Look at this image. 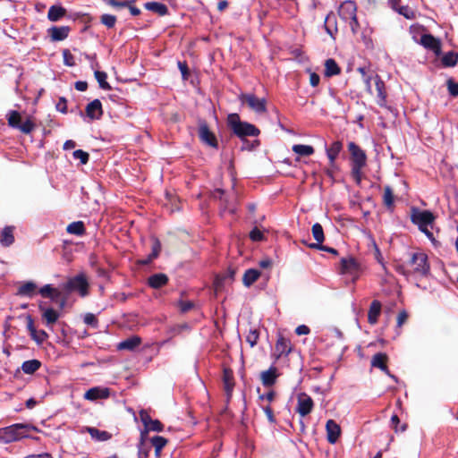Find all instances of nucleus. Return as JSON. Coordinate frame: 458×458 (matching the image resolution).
I'll list each match as a JSON object with an SVG mask.
<instances>
[{"instance_id":"obj_1","label":"nucleus","mask_w":458,"mask_h":458,"mask_svg":"<svg viewBox=\"0 0 458 458\" xmlns=\"http://www.w3.org/2000/svg\"><path fill=\"white\" fill-rule=\"evenodd\" d=\"M396 270L405 276L415 275L420 277H428L430 275L428 255L424 252H413L410 255L406 266L400 265Z\"/></svg>"},{"instance_id":"obj_2","label":"nucleus","mask_w":458,"mask_h":458,"mask_svg":"<svg viewBox=\"0 0 458 458\" xmlns=\"http://www.w3.org/2000/svg\"><path fill=\"white\" fill-rule=\"evenodd\" d=\"M411 221L417 225L433 243L436 242L433 233L429 230L432 228L436 220V216L430 210H421L419 208L412 207L410 215Z\"/></svg>"},{"instance_id":"obj_3","label":"nucleus","mask_w":458,"mask_h":458,"mask_svg":"<svg viewBox=\"0 0 458 458\" xmlns=\"http://www.w3.org/2000/svg\"><path fill=\"white\" fill-rule=\"evenodd\" d=\"M31 431H38V428L28 423H15L0 428V442L9 444L20 441L30 437Z\"/></svg>"},{"instance_id":"obj_4","label":"nucleus","mask_w":458,"mask_h":458,"mask_svg":"<svg viewBox=\"0 0 458 458\" xmlns=\"http://www.w3.org/2000/svg\"><path fill=\"white\" fill-rule=\"evenodd\" d=\"M348 150L352 161L351 174L355 182L360 185L363 175L362 169L367 164V155L359 145L352 141L348 143Z\"/></svg>"},{"instance_id":"obj_5","label":"nucleus","mask_w":458,"mask_h":458,"mask_svg":"<svg viewBox=\"0 0 458 458\" xmlns=\"http://www.w3.org/2000/svg\"><path fill=\"white\" fill-rule=\"evenodd\" d=\"M228 126L231 128L233 132L240 139L245 137H256L259 136L260 131L255 125L247 122H242L240 119L238 114H231L227 118Z\"/></svg>"},{"instance_id":"obj_6","label":"nucleus","mask_w":458,"mask_h":458,"mask_svg":"<svg viewBox=\"0 0 458 458\" xmlns=\"http://www.w3.org/2000/svg\"><path fill=\"white\" fill-rule=\"evenodd\" d=\"M364 270L365 266L363 263L352 256L342 258L340 260L339 273L352 276L353 283L360 278Z\"/></svg>"},{"instance_id":"obj_7","label":"nucleus","mask_w":458,"mask_h":458,"mask_svg":"<svg viewBox=\"0 0 458 458\" xmlns=\"http://www.w3.org/2000/svg\"><path fill=\"white\" fill-rule=\"evenodd\" d=\"M89 282L87 276L84 274H79L73 277L68 279V281L63 284L62 289L68 295L72 292H77L81 297H85L89 294Z\"/></svg>"},{"instance_id":"obj_8","label":"nucleus","mask_w":458,"mask_h":458,"mask_svg":"<svg viewBox=\"0 0 458 458\" xmlns=\"http://www.w3.org/2000/svg\"><path fill=\"white\" fill-rule=\"evenodd\" d=\"M6 118L10 127L17 129L24 134H30L36 128V124L31 117H28L24 122H22L21 114L16 110L9 111Z\"/></svg>"},{"instance_id":"obj_9","label":"nucleus","mask_w":458,"mask_h":458,"mask_svg":"<svg viewBox=\"0 0 458 458\" xmlns=\"http://www.w3.org/2000/svg\"><path fill=\"white\" fill-rule=\"evenodd\" d=\"M240 100L248 105V106L257 114H264L267 112V100L259 98L254 94H242Z\"/></svg>"},{"instance_id":"obj_10","label":"nucleus","mask_w":458,"mask_h":458,"mask_svg":"<svg viewBox=\"0 0 458 458\" xmlns=\"http://www.w3.org/2000/svg\"><path fill=\"white\" fill-rule=\"evenodd\" d=\"M199 138L203 143L215 148H218L216 135L210 131L207 122L204 120L199 122Z\"/></svg>"},{"instance_id":"obj_11","label":"nucleus","mask_w":458,"mask_h":458,"mask_svg":"<svg viewBox=\"0 0 458 458\" xmlns=\"http://www.w3.org/2000/svg\"><path fill=\"white\" fill-rule=\"evenodd\" d=\"M222 381L224 385V390L226 394L227 401L232 398L233 388L235 386L233 371L229 367L223 368Z\"/></svg>"},{"instance_id":"obj_12","label":"nucleus","mask_w":458,"mask_h":458,"mask_svg":"<svg viewBox=\"0 0 458 458\" xmlns=\"http://www.w3.org/2000/svg\"><path fill=\"white\" fill-rule=\"evenodd\" d=\"M388 356L385 352H377L371 358L370 364L374 368H377L389 376L394 380H397L396 377L392 375L387 367Z\"/></svg>"},{"instance_id":"obj_13","label":"nucleus","mask_w":458,"mask_h":458,"mask_svg":"<svg viewBox=\"0 0 458 458\" xmlns=\"http://www.w3.org/2000/svg\"><path fill=\"white\" fill-rule=\"evenodd\" d=\"M297 401L298 402H297L296 411L301 417H305L312 411L313 407H314V403H313L312 398L310 395H308L304 393L300 394L298 395Z\"/></svg>"},{"instance_id":"obj_14","label":"nucleus","mask_w":458,"mask_h":458,"mask_svg":"<svg viewBox=\"0 0 458 458\" xmlns=\"http://www.w3.org/2000/svg\"><path fill=\"white\" fill-rule=\"evenodd\" d=\"M293 346L290 339L279 335L275 345V359L277 360L282 356H286L292 352Z\"/></svg>"},{"instance_id":"obj_15","label":"nucleus","mask_w":458,"mask_h":458,"mask_svg":"<svg viewBox=\"0 0 458 458\" xmlns=\"http://www.w3.org/2000/svg\"><path fill=\"white\" fill-rule=\"evenodd\" d=\"M420 44L431 50L437 56L441 54V41L431 34H423L420 37Z\"/></svg>"},{"instance_id":"obj_16","label":"nucleus","mask_w":458,"mask_h":458,"mask_svg":"<svg viewBox=\"0 0 458 458\" xmlns=\"http://www.w3.org/2000/svg\"><path fill=\"white\" fill-rule=\"evenodd\" d=\"M110 394L111 390L108 387L95 386L86 391L84 398L89 401L107 399L110 396Z\"/></svg>"},{"instance_id":"obj_17","label":"nucleus","mask_w":458,"mask_h":458,"mask_svg":"<svg viewBox=\"0 0 458 458\" xmlns=\"http://www.w3.org/2000/svg\"><path fill=\"white\" fill-rule=\"evenodd\" d=\"M373 82L377 91V103L379 106H385L386 103V91L385 82L377 74L373 75Z\"/></svg>"},{"instance_id":"obj_18","label":"nucleus","mask_w":458,"mask_h":458,"mask_svg":"<svg viewBox=\"0 0 458 458\" xmlns=\"http://www.w3.org/2000/svg\"><path fill=\"white\" fill-rule=\"evenodd\" d=\"M356 12L357 6L356 4L352 1L344 2L338 9V14L340 18L345 21H348V20L351 18H354V16H356Z\"/></svg>"},{"instance_id":"obj_19","label":"nucleus","mask_w":458,"mask_h":458,"mask_svg":"<svg viewBox=\"0 0 458 458\" xmlns=\"http://www.w3.org/2000/svg\"><path fill=\"white\" fill-rule=\"evenodd\" d=\"M278 377L277 368L271 366L268 369L260 373V381L265 387H271L276 384Z\"/></svg>"},{"instance_id":"obj_20","label":"nucleus","mask_w":458,"mask_h":458,"mask_svg":"<svg viewBox=\"0 0 458 458\" xmlns=\"http://www.w3.org/2000/svg\"><path fill=\"white\" fill-rule=\"evenodd\" d=\"M86 115L91 120H99L103 115L102 104L99 99H94L85 108Z\"/></svg>"},{"instance_id":"obj_21","label":"nucleus","mask_w":458,"mask_h":458,"mask_svg":"<svg viewBox=\"0 0 458 458\" xmlns=\"http://www.w3.org/2000/svg\"><path fill=\"white\" fill-rule=\"evenodd\" d=\"M327 439L330 444H335L341 435L340 426L334 420H328L326 423Z\"/></svg>"},{"instance_id":"obj_22","label":"nucleus","mask_w":458,"mask_h":458,"mask_svg":"<svg viewBox=\"0 0 458 458\" xmlns=\"http://www.w3.org/2000/svg\"><path fill=\"white\" fill-rule=\"evenodd\" d=\"M71 29L69 26L51 27L47 30L48 36L52 41H62L67 38Z\"/></svg>"},{"instance_id":"obj_23","label":"nucleus","mask_w":458,"mask_h":458,"mask_svg":"<svg viewBox=\"0 0 458 458\" xmlns=\"http://www.w3.org/2000/svg\"><path fill=\"white\" fill-rule=\"evenodd\" d=\"M343 149V143L340 140L334 141L330 147L326 148L327 158L331 167H335V160Z\"/></svg>"},{"instance_id":"obj_24","label":"nucleus","mask_w":458,"mask_h":458,"mask_svg":"<svg viewBox=\"0 0 458 458\" xmlns=\"http://www.w3.org/2000/svg\"><path fill=\"white\" fill-rule=\"evenodd\" d=\"M169 282L168 276L164 273H157L148 278V285L153 289H160Z\"/></svg>"},{"instance_id":"obj_25","label":"nucleus","mask_w":458,"mask_h":458,"mask_svg":"<svg viewBox=\"0 0 458 458\" xmlns=\"http://www.w3.org/2000/svg\"><path fill=\"white\" fill-rule=\"evenodd\" d=\"M381 302L377 300H374L370 303L369 310L368 312V322L370 325H375L377 322L378 317L380 316L381 313Z\"/></svg>"},{"instance_id":"obj_26","label":"nucleus","mask_w":458,"mask_h":458,"mask_svg":"<svg viewBox=\"0 0 458 458\" xmlns=\"http://www.w3.org/2000/svg\"><path fill=\"white\" fill-rule=\"evenodd\" d=\"M14 226L7 225L4 227L0 234V243L4 247H9L14 242Z\"/></svg>"},{"instance_id":"obj_27","label":"nucleus","mask_w":458,"mask_h":458,"mask_svg":"<svg viewBox=\"0 0 458 458\" xmlns=\"http://www.w3.org/2000/svg\"><path fill=\"white\" fill-rule=\"evenodd\" d=\"M42 311V318L46 320L47 325L55 324L59 318V313L52 308H45L42 303L38 306Z\"/></svg>"},{"instance_id":"obj_28","label":"nucleus","mask_w":458,"mask_h":458,"mask_svg":"<svg viewBox=\"0 0 458 458\" xmlns=\"http://www.w3.org/2000/svg\"><path fill=\"white\" fill-rule=\"evenodd\" d=\"M144 8L159 16H165L169 13L168 7L165 4L159 2H148L144 4Z\"/></svg>"},{"instance_id":"obj_29","label":"nucleus","mask_w":458,"mask_h":458,"mask_svg":"<svg viewBox=\"0 0 458 458\" xmlns=\"http://www.w3.org/2000/svg\"><path fill=\"white\" fill-rule=\"evenodd\" d=\"M261 276L259 270L256 268H249L247 269L242 276V283L244 286L250 287Z\"/></svg>"},{"instance_id":"obj_30","label":"nucleus","mask_w":458,"mask_h":458,"mask_svg":"<svg viewBox=\"0 0 458 458\" xmlns=\"http://www.w3.org/2000/svg\"><path fill=\"white\" fill-rule=\"evenodd\" d=\"M38 293L42 297L49 298L52 301H57L62 294V292L59 289L52 287L51 284L44 285L39 289Z\"/></svg>"},{"instance_id":"obj_31","label":"nucleus","mask_w":458,"mask_h":458,"mask_svg":"<svg viewBox=\"0 0 458 458\" xmlns=\"http://www.w3.org/2000/svg\"><path fill=\"white\" fill-rule=\"evenodd\" d=\"M326 31L335 38V35L337 33V26H336V18L335 15L331 12L329 13L325 19L324 24Z\"/></svg>"},{"instance_id":"obj_32","label":"nucleus","mask_w":458,"mask_h":458,"mask_svg":"<svg viewBox=\"0 0 458 458\" xmlns=\"http://www.w3.org/2000/svg\"><path fill=\"white\" fill-rule=\"evenodd\" d=\"M66 14V9L61 5H52L47 12V18L51 21H57Z\"/></svg>"},{"instance_id":"obj_33","label":"nucleus","mask_w":458,"mask_h":458,"mask_svg":"<svg viewBox=\"0 0 458 458\" xmlns=\"http://www.w3.org/2000/svg\"><path fill=\"white\" fill-rule=\"evenodd\" d=\"M341 73V68L335 59L329 58L325 63V76L332 77Z\"/></svg>"},{"instance_id":"obj_34","label":"nucleus","mask_w":458,"mask_h":458,"mask_svg":"<svg viewBox=\"0 0 458 458\" xmlns=\"http://www.w3.org/2000/svg\"><path fill=\"white\" fill-rule=\"evenodd\" d=\"M140 344H141L140 337L135 335V336L127 338L124 341L119 343L118 349L132 351L135 348H137Z\"/></svg>"},{"instance_id":"obj_35","label":"nucleus","mask_w":458,"mask_h":458,"mask_svg":"<svg viewBox=\"0 0 458 458\" xmlns=\"http://www.w3.org/2000/svg\"><path fill=\"white\" fill-rule=\"evenodd\" d=\"M42 363L40 360L33 359L30 360H25L21 364V369L22 371L27 375H32L34 374L39 368L41 367Z\"/></svg>"},{"instance_id":"obj_36","label":"nucleus","mask_w":458,"mask_h":458,"mask_svg":"<svg viewBox=\"0 0 458 458\" xmlns=\"http://www.w3.org/2000/svg\"><path fill=\"white\" fill-rule=\"evenodd\" d=\"M66 232L70 234L82 236L86 233L85 225L82 221L72 222L67 225Z\"/></svg>"},{"instance_id":"obj_37","label":"nucleus","mask_w":458,"mask_h":458,"mask_svg":"<svg viewBox=\"0 0 458 458\" xmlns=\"http://www.w3.org/2000/svg\"><path fill=\"white\" fill-rule=\"evenodd\" d=\"M87 432L93 439L98 441H107L112 437V435L105 430H99L96 428H87Z\"/></svg>"},{"instance_id":"obj_38","label":"nucleus","mask_w":458,"mask_h":458,"mask_svg":"<svg viewBox=\"0 0 458 458\" xmlns=\"http://www.w3.org/2000/svg\"><path fill=\"white\" fill-rule=\"evenodd\" d=\"M444 67H454L458 63V53L449 51L445 53L441 59Z\"/></svg>"},{"instance_id":"obj_39","label":"nucleus","mask_w":458,"mask_h":458,"mask_svg":"<svg viewBox=\"0 0 458 458\" xmlns=\"http://www.w3.org/2000/svg\"><path fill=\"white\" fill-rule=\"evenodd\" d=\"M394 196L389 185L385 186L383 194V204L387 209H393L394 206Z\"/></svg>"},{"instance_id":"obj_40","label":"nucleus","mask_w":458,"mask_h":458,"mask_svg":"<svg viewBox=\"0 0 458 458\" xmlns=\"http://www.w3.org/2000/svg\"><path fill=\"white\" fill-rule=\"evenodd\" d=\"M293 151L301 157H310L314 154L315 149L312 146L295 144L292 148Z\"/></svg>"},{"instance_id":"obj_41","label":"nucleus","mask_w":458,"mask_h":458,"mask_svg":"<svg viewBox=\"0 0 458 458\" xmlns=\"http://www.w3.org/2000/svg\"><path fill=\"white\" fill-rule=\"evenodd\" d=\"M36 289L37 284L30 281L19 287L18 293L22 296L32 297L36 293Z\"/></svg>"},{"instance_id":"obj_42","label":"nucleus","mask_w":458,"mask_h":458,"mask_svg":"<svg viewBox=\"0 0 458 458\" xmlns=\"http://www.w3.org/2000/svg\"><path fill=\"white\" fill-rule=\"evenodd\" d=\"M313 238L316 240V243L321 244L325 240L324 230L319 223H316L311 228Z\"/></svg>"},{"instance_id":"obj_43","label":"nucleus","mask_w":458,"mask_h":458,"mask_svg":"<svg viewBox=\"0 0 458 458\" xmlns=\"http://www.w3.org/2000/svg\"><path fill=\"white\" fill-rule=\"evenodd\" d=\"M95 78L98 81L99 87L103 89H111L110 84L106 81L107 74L105 72L96 71L94 72Z\"/></svg>"},{"instance_id":"obj_44","label":"nucleus","mask_w":458,"mask_h":458,"mask_svg":"<svg viewBox=\"0 0 458 458\" xmlns=\"http://www.w3.org/2000/svg\"><path fill=\"white\" fill-rule=\"evenodd\" d=\"M235 275V269L233 267H229L226 273L223 276H217L215 280V284L216 287H219L225 281L230 280L233 281Z\"/></svg>"},{"instance_id":"obj_45","label":"nucleus","mask_w":458,"mask_h":458,"mask_svg":"<svg viewBox=\"0 0 458 458\" xmlns=\"http://www.w3.org/2000/svg\"><path fill=\"white\" fill-rule=\"evenodd\" d=\"M212 197L214 199H218L221 201V210L225 212L227 209V199L225 197V191L222 189H216L212 192Z\"/></svg>"},{"instance_id":"obj_46","label":"nucleus","mask_w":458,"mask_h":458,"mask_svg":"<svg viewBox=\"0 0 458 458\" xmlns=\"http://www.w3.org/2000/svg\"><path fill=\"white\" fill-rule=\"evenodd\" d=\"M116 21V16L113 14L105 13L100 17V22L107 29L114 28L115 26Z\"/></svg>"},{"instance_id":"obj_47","label":"nucleus","mask_w":458,"mask_h":458,"mask_svg":"<svg viewBox=\"0 0 458 458\" xmlns=\"http://www.w3.org/2000/svg\"><path fill=\"white\" fill-rule=\"evenodd\" d=\"M397 13L408 20H413L416 17L414 11L409 5H402L397 9Z\"/></svg>"},{"instance_id":"obj_48","label":"nucleus","mask_w":458,"mask_h":458,"mask_svg":"<svg viewBox=\"0 0 458 458\" xmlns=\"http://www.w3.org/2000/svg\"><path fill=\"white\" fill-rule=\"evenodd\" d=\"M259 338V332L258 329H250L246 335V341L250 344V347H254Z\"/></svg>"},{"instance_id":"obj_49","label":"nucleus","mask_w":458,"mask_h":458,"mask_svg":"<svg viewBox=\"0 0 458 458\" xmlns=\"http://www.w3.org/2000/svg\"><path fill=\"white\" fill-rule=\"evenodd\" d=\"M150 442H151L152 446H154L155 449H157V448L163 449L166 445L168 440L166 438H165L164 437L155 436L151 438Z\"/></svg>"},{"instance_id":"obj_50","label":"nucleus","mask_w":458,"mask_h":458,"mask_svg":"<svg viewBox=\"0 0 458 458\" xmlns=\"http://www.w3.org/2000/svg\"><path fill=\"white\" fill-rule=\"evenodd\" d=\"M400 424V419L399 417L396 415V414H394L392 417H391V427L396 432H403L406 430L407 428V424L404 423L401 426V428H399L398 426Z\"/></svg>"},{"instance_id":"obj_51","label":"nucleus","mask_w":458,"mask_h":458,"mask_svg":"<svg viewBox=\"0 0 458 458\" xmlns=\"http://www.w3.org/2000/svg\"><path fill=\"white\" fill-rule=\"evenodd\" d=\"M75 159H80L82 165H86L89 162V155L88 152L82 149H77L72 153Z\"/></svg>"},{"instance_id":"obj_52","label":"nucleus","mask_w":458,"mask_h":458,"mask_svg":"<svg viewBox=\"0 0 458 458\" xmlns=\"http://www.w3.org/2000/svg\"><path fill=\"white\" fill-rule=\"evenodd\" d=\"M307 246L309 248H310V249H318V250H324V251L332 253L334 255H337L338 254L337 250H335V249H334L332 247H328V246L323 245L322 243L321 244H319V243H310V244H307Z\"/></svg>"},{"instance_id":"obj_53","label":"nucleus","mask_w":458,"mask_h":458,"mask_svg":"<svg viewBox=\"0 0 458 458\" xmlns=\"http://www.w3.org/2000/svg\"><path fill=\"white\" fill-rule=\"evenodd\" d=\"M83 321L86 325L90 326L93 328L98 327V320L93 313H87L84 316Z\"/></svg>"},{"instance_id":"obj_54","label":"nucleus","mask_w":458,"mask_h":458,"mask_svg":"<svg viewBox=\"0 0 458 458\" xmlns=\"http://www.w3.org/2000/svg\"><path fill=\"white\" fill-rule=\"evenodd\" d=\"M30 337L38 344H42L47 340L48 335L44 330H36V333H33Z\"/></svg>"},{"instance_id":"obj_55","label":"nucleus","mask_w":458,"mask_h":458,"mask_svg":"<svg viewBox=\"0 0 458 458\" xmlns=\"http://www.w3.org/2000/svg\"><path fill=\"white\" fill-rule=\"evenodd\" d=\"M150 452V446L147 444H138V458H148Z\"/></svg>"},{"instance_id":"obj_56","label":"nucleus","mask_w":458,"mask_h":458,"mask_svg":"<svg viewBox=\"0 0 458 458\" xmlns=\"http://www.w3.org/2000/svg\"><path fill=\"white\" fill-rule=\"evenodd\" d=\"M146 428L148 431L161 432L164 429V425L158 420H152Z\"/></svg>"},{"instance_id":"obj_57","label":"nucleus","mask_w":458,"mask_h":458,"mask_svg":"<svg viewBox=\"0 0 458 458\" xmlns=\"http://www.w3.org/2000/svg\"><path fill=\"white\" fill-rule=\"evenodd\" d=\"M250 239L253 242H261L265 239V236L258 227H254L250 232Z\"/></svg>"},{"instance_id":"obj_58","label":"nucleus","mask_w":458,"mask_h":458,"mask_svg":"<svg viewBox=\"0 0 458 458\" xmlns=\"http://www.w3.org/2000/svg\"><path fill=\"white\" fill-rule=\"evenodd\" d=\"M448 92L453 97H458V82L449 79L446 82Z\"/></svg>"},{"instance_id":"obj_59","label":"nucleus","mask_w":458,"mask_h":458,"mask_svg":"<svg viewBox=\"0 0 458 458\" xmlns=\"http://www.w3.org/2000/svg\"><path fill=\"white\" fill-rule=\"evenodd\" d=\"M63 57H64V63L67 66H74V56L72 55V53L68 49H64L63 51Z\"/></svg>"},{"instance_id":"obj_60","label":"nucleus","mask_w":458,"mask_h":458,"mask_svg":"<svg viewBox=\"0 0 458 458\" xmlns=\"http://www.w3.org/2000/svg\"><path fill=\"white\" fill-rule=\"evenodd\" d=\"M194 307V303L191 301H180L179 308L182 313H186L192 310Z\"/></svg>"},{"instance_id":"obj_61","label":"nucleus","mask_w":458,"mask_h":458,"mask_svg":"<svg viewBox=\"0 0 458 458\" xmlns=\"http://www.w3.org/2000/svg\"><path fill=\"white\" fill-rule=\"evenodd\" d=\"M106 4L114 8H124V7L127 8L130 4V3H128V0H124V1L106 0Z\"/></svg>"},{"instance_id":"obj_62","label":"nucleus","mask_w":458,"mask_h":458,"mask_svg":"<svg viewBox=\"0 0 458 458\" xmlns=\"http://www.w3.org/2000/svg\"><path fill=\"white\" fill-rule=\"evenodd\" d=\"M178 68L182 73V79L187 80L190 74L187 63L178 62Z\"/></svg>"},{"instance_id":"obj_63","label":"nucleus","mask_w":458,"mask_h":458,"mask_svg":"<svg viewBox=\"0 0 458 458\" xmlns=\"http://www.w3.org/2000/svg\"><path fill=\"white\" fill-rule=\"evenodd\" d=\"M56 109L63 114L67 113V100L65 98L61 97L59 98V101L56 104Z\"/></svg>"},{"instance_id":"obj_64","label":"nucleus","mask_w":458,"mask_h":458,"mask_svg":"<svg viewBox=\"0 0 458 458\" xmlns=\"http://www.w3.org/2000/svg\"><path fill=\"white\" fill-rule=\"evenodd\" d=\"M160 250H161L160 242L157 239H156L152 245V251L150 253L151 258L157 259L160 253Z\"/></svg>"}]
</instances>
